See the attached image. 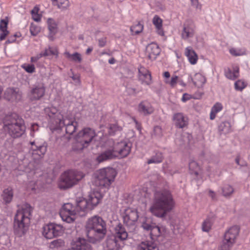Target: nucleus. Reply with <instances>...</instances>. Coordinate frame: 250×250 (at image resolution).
<instances>
[{"instance_id":"2","label":"nucleus","mask_w":250,"mask_h":250,"mask_svg":"<svg viewBox=\"0 0 250 250\" xmlns=\"http://www.w3.org/2000/svg\"><path fill=\"white\" fill-rule=\"evenodd\" d=\"M108 144L110 145L109 147L96 158V160L99 163L113 159L116 157H126L130 152L131 144L130 143L121 141L115 143L112 140H109Z\"/></svg>"},{"instance_id":"27","label":"nucleus","mask_w":250,"mask_h":250,"mask_svg":"<svg viewBox=\"0 0 250 250\" xmlns=\"http://www.w3.org/2000/svg\"><path fill=\"white\" fill-rule=\"evenodd\" d=\"M185 55L188 57L189 62L194 64L196 63L198 57L191 47L188 46L185 49Z\"/></svg>"},{"instance_id":"19","label":"nucleus","mask_w":250,"mask_h":250,"mask_svg":"<svg viewBox=\"0 0 250 250\" xmlns=\"http://www.w3.org/2000/svg\"><path fill=\"white\" fill-rule=\"evenodd\" d=\"M120 244L116 237H108L104 244V250H119Z\"/></svg>"},{"instance_id":"6","label":"nucleus","mask_w":250,"mask_h":250,"mask_svg":"<svg viewBox=\"0 0 250 250\" xmlns=\"http://www.w3.org/2000/svg\"><path fill=\"white\" fill-rule=\"evenodd\" d=\"M117 172L112 167L101 169L95 173V185L100 187H108L114 181Z\"/></svg>"},{"instance_id":"30","label":"nucleus","mask_w":250,"mask_h":250,"mask_svg":"<svg viewBox=\"0 0 250 250\" xmlns=\"http://www.w3.org/2000/svg\"><path fill=\"white\" fill-rule=\"evenodd\" d=\"M163 228H161L155 225L150 231L151 238L154 240L158 237L161 236L163 234Z\"/></svg>"},{"instance_id":"60","label":"nucleus","mask_w":250,"mask_h":250,"mask_svg":"<svg viewBox=\"0 0 250 250\" xmlns=\"http://www.w3.org/2000/svg\"><path fill=\"white\" fill-rule=\"evenodd\" d=\"M209 196L213 199L214 200L216 199V194L215 193L212 191V190H209L208 191Z\"/></svg>"},{"instance_id":"32","label":"nucleus","mask_w":250,"mask_h":250,"mask_svg":"<svg viewBox=\"0 0 250 250\" xmlns=\"http://www.w3.org/2000/svg\"><path fill=\"white\" fill-rule=\"evenodd\" d=\"M218 130L220 134H226L231 131V125L228 122H223L221 123L219 126Z\"/></svg>"},{"instance_id":"35","label":"nucleus","mask_w":250,"mask_h":250,"mask_svg":"<svg viewBox=\"0 0 250 250\" xmlns=\"http://www.w3.org/2000/svg\"><path fill=\"white\" fill-rule=\"evenodd\" d=\"M163 157L162 154L160 152H157L156 153V155L153 157H152L150 159H149L147 161V164H157L161 163L163 161Z\"/></svg>"},{"instance_id":"25","label":"nucleus","mask_w":250,"mask_h":250,"mask_svg":"<svg viewBox=\"0 0 250 250\" xmlns=\"http://www.w3.org/2000/svg\"><path fill=\"white\" fill-rule=\"evenodd\" d=\"M188 79L197 87L202 86L206 81L205 77L200 73L195 74L193 78L189 76Z\"/></svg>"},{"instance_id":"24","label":"nucleus","mask_w":250,"mask_h":250,"mask_svg":"<svg viewBox=\"0 0 250 250\" xmlns=\"http://www.w3.org/2000/svg\"><path fill=\"white\" fill-rule=\"evenodd\" d=\"M8 23V20L7 18L4 19H1L0 21V41L5 40L6 37L9 34V31L7 30V25Z\"/></svg>"},{"instance_id":"31","label":"nucleus","mask_w":250,"mask_h":250,"mask_svg":"<svg viewBox=\"0 0 250 250\" xmlns=\"http://www.w3.org/2000/svg\"><path fill=\"white\" fill-rule=\"evenodd\" d=\"M52 4L62 10L67 9L70 3L68 0H51Z\"/></svg>"},{"instance_id":"21","label":"nucleus","mask_w":250,"mask_h":250,"mask_svg":"<svg viewBox=\"0 0 250 250\" xmlns=\"http://www.w3.org/2000/svg\"><path fill=\"white\" fill-rule=\"evenodd\" d=\"M239 232V228L237 226L230 228L224 234V238L233 243H235V239Z\"/></svg>"},{"instance_id":"50","label":"nucleus","mask_w":250,"mask_h":250,"mask_svg":"<svg viewBox=\"0 0 250 250\" xmlns=\"http://www.w3.org/2000/svg\"><path fill=\"white\" fill-rule=\"evenodd\" d=\"M72 80L74 81L75 84L76 85H79L81 83L80 81V76L79 74H73L72 76L71 77Z\"/></svg>"},{"instance_id":"4","label":"nucleus","mask_w":250,"mask_h":250,"mask_svg":"<svg viewBox=\"0 0 250 250\" xmlns=\"http://www.w3.org/2000/svg\"><path fill=\"white\" fill-rule=\"evenodd\" d=\"M3 128L13 138H18L25 131L23 120L17 114L6 116L3 120Z\"/></svg>"},{"instance_id":"61","label":"nucleus","mask_w":250,"mask_h":250,"mask_svg":"<svg viewBox=\"0 0 250 250\" xmlns=\"http://www.w3.org/2000/svg\"><path fill=\"white\" fill-rule=\"evenodd\" d=\"M189 99V95L188 94L185 93L183 94L182 98V101L183 102H185L186 101H187V100H188Z\"/></svg>"},{"instance_id":"17","label":"nucleus","mask_w":250,"mask_h":250,"mask_svg":"<svg viewBox=\"0 0 250 250\" xmlns=\"http://www.w3.org/2000/svg\"><path fill=\"white\" fill-rule=\"evenodd\" d=\"M161 52L157 44L151 43L148 44L146 48V55L150 60H154Z\"/></svg>"},{"instance_id":"52","label":"nucleus","mask_w":250,"mask_h":250,"mask_svg":"<svg viewBox=\"0 0 250 250\" xmlns=\"http://www.w3.org/2000/svg\"><path fill=\"white\" fill-rule=\"evenodd\" d=\"M222 106L221 104H220L219 103H216L212 107L211 110L213 111H214L216 113H217V112H219L220 111H221L222 110Z\"/></svg>"},{"instance_id":"23","label":"nucleus","mask_w":250,"mask_h":250,"mask_svg":"<svg viewBox=\"0 0 250 250\" xmlns=\"http://www.w3.org/2000/svg\"><path fill=\"white\" fill-rule=\"evenodd\" d=\"M47 24L49 31L48 37L50 41H52L54 39V36L58 31L57 24L55 21L51 18H49L47 20Z\"/></svg>"},{"instance_id":"57","label":"nucleus","mask_w":250,"mask_h":250,"mask_svg":"<svg viewBox=\"0 0 250 250\" xmlns=\"http://www.w3.org/2000/svg\"><path fill=\"white\" fill-rule=\"evenodd\" d=\"M51 52L50 50V48L49 49H46L43 52H41V54L42 55V56L45 57V56H50V53Z\"/></svg>"},{"instance_id":"8","label":"nucleus","mask_w":250,"mask_h":250,"mask_svg":"<svg viewBox=\"0 0 250 250\" xmlns=\"http://www.w3.org/2000/svg\"><path fill=\"white\" fill-rule=\"evenodd\" d=\"M95 136V131L89 127L84 128L79 132L75 137L76 145L78 146V148L76 149L82 150L87 147Z\"/></svg>"},{"instance_id":"45","label":"nucleus","mask_w":250,"mask_h":250,"mask_svg":"<svg viewBox=\"0 0 250 250\" xmlns=\"http://www.w3.org/2000/svg\"><path fill=\"white\" fill-rule=\"evenodd\" d=\"M235 88L237 90H242L246 86V84L244 81L238 80L235 83Z\"/></svg>"},{"instance_id":"38","label":"nucleus","mask_w":250,"mask_h":250,"mask_svg":"<svg viewBox=\"0 0 250 250\" xmlns=\"http://www.w3.org/2000/svg\"><path fill=\"white\" fill-rule=\"evenodd\" d=\"M212 224V222L210 218L206 219L202 223V230L205 232H208L209 230L211 229Z\"/></svg>"},{"instance_id":"42","label":"nucleus","mask_w":250,"mask_h":250,"mask_svg":"<svg viewBox=\"0 0 250 250\" xmlns=\"http://www.w3.org/2000/svg\"><path fill=\"white\" fill-rule=\"evenodd\" d=\"M162 129L159 126L154 127L151 136L152 138H159L162 136Z\"/></svg>"},{"instance_id":"62","label":"nucleus","mask_w":250,"mask_h":250,"mask_svg":"<svg viewBox=\"0 0 250 250\" xmlns=\"http://www.w3.org/2000/svg\"><path fill=\"white\" fill-rule=\"evenodd\" d=\"M127 92L130 94H136V90H135V88H131V87H128V88H127Z\"/></svg>"},{"instance_id":"3","label":"nucleus","mask_w":250,"mask_h":250,"mask_svg":"<svg viewBox=\"0 0 250 250\" xmlns=\"http://www.w3.org/2000/svg\"><path fill=\"white\" fill-rule=\"evenodd\" d=\"M32 210L31 206L28 204L24 205L21 209L17 210L14 222V231L17 236H21L27 230Z\"/></svg>"},{"instance_id":"10","label":"nucleus","mask_w":250,"mask_h":250,"mask_svg":"<svg viewBox=\"0 0 250 250\" xmlns=\"http://www.w3.org/2000/svg\"><path fill=\"white\" fill-rule=\"evenodd\" d=\"M138 214L135 208H128L125 209L123 216L124 223L128 228L129 232H134L136 230V223L138 219Z\"/></svg>"},{"instance_id":"15","label":"nucleus","mask_w":250,"mask_h":250,"mask_svg":"<svg viewBox=\"0 0 250 250\" xmlns=\"http://www.w3.org/2000/svg\"><path fill=\"white\" fill-rule=\"evenodd\" d=\"M195 33V25L191 21H187L183 24L181 37L183 40L192 38Z\"/></svg>"},{"instance_id":"56","label":"nucleus","mask_w":250,"mask_h":250,"mask_svg":"<svg viewBox=\"0 0 250 250\" xmlns=\"http://www.w3.org/2000/svg\"><path fill=\"white\" fill-rule=\"evenodd\" d=\"M17 37V35L16 34H14L13 36L10 37L6 41V43H10L14 42L16 41V38Z\"/></svg>"},{"instance_id":"16","label":"nucleus","mask_w":250,"mask_h":250,"mask_svg":"<svg viewBox=\"0 0 250 250\" xmlns=\"http://www.w3.org/2000/svg\"><path fill=\"white\" fill-rule=\"evenodd\" d=\"M4 97L8 101L18 102L21 100L22 94L18 88H9L4 93Z\"/></svg>"},{"instance_id":"29","label":"nucleus","mask_w":250,"mask_h":250,"mask_svg":"<svg viewBox=\"0 0 250 250\" xmlns=\"http://www.w3.org/2000/svg\"><path fill=\"white\" fill-rule=\"evenodd\" d=\"M156 245L151 242L146 241L142 242L138 246L136 250H155Z\"/></svg>"},{"instance_id":"43","label":"nucleus","mask_w":250,"mask_h":250,"mask_svg":"<svg viewBox=\"0 0 250 250\" xmlns=\"http://www.w3.org/2000/svg\"><path fill=\"white\" fill-rule=\"evenodd\" d=\"M154 225L155 224L152 223L150 220L146 219L142 222V227L144 229L147 231H150Z\"/></svg>"},{"instance_id":"39","label":"nucleus","mask_w":250,"mask_h":250,"mask_svg":"<svg viewBox=\"0 0 250 250\" xmlns=\"http://www.w3.org/2000/svg\"><path fill=\"white\" fill-rule=\"evenodd\" d=\"M233 188L229 185H226L222 188L223 195L225 197H229L233 192Z\"/></svg>"},{"instance_id":"41","label":"nucleus","mask_w":250,"mask_h":250,"mask_svg":"<svg viewBox=\"0 0 250 250\" xmlns=\"http://www.w3.org/2000/svg\"><path fill=\"white\" fill-rule=\"evenodd\" d=\"M143 29V25L140 23H138L135 25L130 27V31L132 34H138L141 33Z\"/></svg>"},{"instance_id":"5","label":"nucleus","mask_w":250,"mask_h":250,"mask_svg":"<svg viewBox=\"0 0 250 250\" xmlns=\"http://www.w3.org/2000/svg\"><path fill=\"white\" fill-rule=\"evenodd\" d=\"M84 177L81 171L69 170L64 172L61 176L58 184L61 189L65 190L76 185Z\"/></svg>"},{"instance_id":"63","label":"nucleus","mask_w":250,"mask_h":250,"mask_svg":"<svg viewBox=\"0 0 250 250\" xmlns=\"http://www.w3.org/2000/svg\"><path fill=\"white\" fill-rule=\"evenodd\" d=\"M50 50L51 51V52L50 53V56L58 55V51L56 49H53V48H50Z\"/></svg>"},{"instance_id":"13","label":"nucleus","mask_w":250,"mask_h":250,"mask_svg":"<svg viewBox=\"0 0 250 250\" xmlns=\"http://www.w3.org/2000/svg\"><path fill=\"white\" fill-rule=\"evenodd\" d=\"M45 88L42 83H38L34 85L31 89L29 95L31 101H37L41 99L44 95Z\"/></svg>"},{"instance_id":"47","label":"nucleus","mask_w":250,"mask_h":250,"mask_svg":"<svg viewBox=\"0 0 250 250\" xmlns=\"http://www.w3.org/2000/svg\"><path fill=\"white\" fill-rule=\"evenodd\" d=\"M22 67L27 72L32 73L35 72V68L33 64H24Z\"/></svg>"},{"instance_id":"58","label":"nucleus","mask_w":250,"mask_h":250,"mask_svg":"<svg viewBox=\"0 0 250 250\" xmlns=\"http://www.w3.org/2000/svg\"><path fill=\"white\" fill-rule=\"evenodd\" d=\"M32 15L33 19L35 21L39 22L41 21V16L39 14H33Z\"/></svg>"},{"instance_id":"1","label":"nucleus","mask_w":250,"mask_h":250,"mask_svg":"<svg viewBox=\"0 0 250 250\" xmlns=\"http://www.w3.org/2000/svg\"><path fill=\"white\" fill-rule=\"evenodd\" d=\"M174 206L175 202L171 192L164 189L154 192L149 210L154 215L163 218L173 209Z\"/></svg>"},{"instance_id":"53","label":"nucleus","mask_w":250,"mask_h":250,"mask_svg":"<svg viewBox=\"0 0 250 250\" xmlns=\"http://www.w3.org/2000/svg\"><path fill=\"white\" fill-rule=\"evenodd\" d=\"M138 71H139V79H143V78H142V76L143 75V74H145L146 73H147L148 70L147 69H146L145 67L141 66L138 69Z\"/></svg>"},{"instance_id":"44","label":"nucleus","mask_w":250,"mask_h":250,"mask_svg":"<svg viewBox=\"0 0 250 250\" xmlns=\"http://www.w3.org/2000/svg\"><path fill=\"white\" fill-rule=\"evenodd\" d=\"M230 53L234 56H238L245 54V51L244 49H236L235 48H231L229 50Z\"/></svg>"},{"instance_id":"33","label":"nucleus","mask_w":250,"mask_h":250,"mask_svg":"<svg viewBox=\"0 0 250 250\" xmlns=\"http://www.w3.org/2000/svg\"><path fill=\"white\" fill-rule=\"evenodd\" d=\"M64 55L67 59L73 62L80 63L82 61L81 55L78 52H75L73 54H71L68 52H65L64 53Z\"/></svg>"},{"instance_id":"54","label":"nucleus","mask_w":250,"mask_h":250,"mask_svg":"<svg viewBox=\"0 0 250 250\" xmlns=\"http://www.w3.org/2000/svg\"><path fill=\"white\" fill-rule=\"evenodd\" d=\"M106 43V38L105 37L102 38L98 40V44L100 47H104Z\"/></svg>"},{"instance_id":"37","label":"nucleus","mask_w":250,"mask_h":250,"mask_svg":"<svg viewBox=\"0 0 250 250\" xmlns=\"http://www.w3.org/2000/svg\"><path fill=\"white\" fill-rule=\"evenodd\" d=\"M235 243L224 239L220 247V250H230Z\"/></svg>"},{"instance_id":"46","label":"nucleus","mask_w":250,"mask_h":250,"mask_svg":"<svg viewBox=\"0 0 250 250\" xmlns=\"http://www.w3.org/2000/svg\"><path fill=\"white\" fill-rule=\"evenodd\" d=\"M41 29L40 27L32 24L30 26V31L31 34L33 36H36L40 32Z\"/></svg>"},{"instance_id":"22","label":"nucleus","mask_w":250,"mask_h":250,"mask_svg":"<svg viewBox=\"0 0 250 250\" xmlns=\"http://www.w3.org/2000/svg\"><path fill=\"white\" fill-rule=\"evenodd\" d=\"M115 234L113 236L116 237V239L121 241L125 240L128 237V233L125 228L121 223H119L115 228Z\"/></svg>"},{"instance_id":"11","label":"nucleus","mask_w":250,"mask_h":250,"mask_svg":"<svg viewBox=\"0 0 250 250\" xmlns=\"http://www.w3.org/2000/svg\"><path fill=\"white\" fill-rule=\"evenodd\" d=\"M57 122L59 124L56 125L55 129L62 128L65 126L66 133L69 135L73 134L77 129L78 123L72 119L66 117L64 118L62 115H59Z\"/></svg>"},{"instance_id":"12","label":"nucleus","mask_w":250,"mask_h":250,"mask_svg":"<svg viewBox=\"0 0 250 250\" xmlns=\"http://www.w3.org/2000/svg\"><path fill=\"white\" fill-rule=\"evenodd\" d=\"M62 227L59 225L49 224L43 228L42 234L47 239H52L62 234Z\"/></svg>"},{"instance_id":"55","label":"nucleus","mask_w":250,"mask_h":250,"mask_svg":"<svg viewBox=\"0 0 250 250\" xmlns=\"http://www.w3.org/2000/svg\"><path fill=\"white\" fill-rule=\"evenodd\" d=\"M178 77L177 76H173L171 78V80L169 82V84L172 87H173L177 83Z\"/></svg>"},{"instance_id":"49","label":"nucleus","mask_w":250,"mask_h":250,"mask_svg":"<svg viewBox=\"0 0 250 250\" xmlns=\"http://www.w3.org/2000/svg\"><path fill=\"white\" fill-rule=\"evenodd\" d=\"M64 242L61 239H57L51 242V245L55 247H60L63 245Z\"/></svg>"},{"instance_id":"28","label":"nucleus","mask_w":250,"mask_h":250,"mask_svg":"<svg viewBox=\"0 0 250 250\" xmlns=\"http://www.w3.org/2000/svg\"><path fill=\"white\" fill-rule=\"evenodd\" d=\"M152 22L153 24L155 25L158 34L161 36L164 35V32L162 29V20L160 18L157 16L155 15L153 19Z\"/></svg>"},{"instance_id":"20","label":"nucleus","mask_w":250,"mask_h":250,"mask_svg":"<svg viewBox=\"0 0 250 250\" xmlns=\"http://www.w3.org/2000/svg\"><path fill=\"white\" fill-rule=\"evenodd\" d=\"M138 111L144 115H148L153 112L154 108L150 103L147 101H144L139 104Z\"/></svg>"},{"instance_id":"59","label":"nucleus","mask_w":250,"mask_h":250,"mask_svg":"<svg viewBox=\"0 0 250 250\" xmlns=\"http://www.w3.org/2000/svg\"><path fill=\"white\" fill-rule=\"evenodd\" d=\"M41 57H42L41 54H39L35 57H33L31 58V60L32 62H36L39 59H40Z\"/></svg>"},{"instance_id":"9","label":"nucleus","mask_w":250,"mask_h":250,"mask_svg":"<svg viewBox=\"0 0 250 250\" xmlns=\"http://www.w3.org/2000/svg\"><path fill=\"white\" fill-rule=\"evenodd\" d=\"M76 214H79L81 216L84 215L82 210L77 208V204L76 207L73 206L70 203L64 204L60 211V215L62 219L68 223L74 221Z\"/></svg>"},{"instance_id":"26","label":"nucleus","mask_w":250,"mask_h":250,"mask_svg":"<svg viewBox=\"0 0 250 250\" xmlns=\"http://www.w3.org/2000/svg\"><path fill=\"white\" fill-rule=\"evenodd\" d=\"M13 196V190L11 187L4 189L1 194L2 200L5 204H9L12 201Z\"/></svg>"},{"instance_id":"7","label":"nucleus","mask_w":250,"mask_h":250,"mask_svg":"<svg viewBox=\"0 0 250 250\" xmlns=\"http://www.w3.org/2000/svg\"><path fill=\"white\" fill-rule=\"evenodd\" d=\"M102 196L96 191L89 193L87 199H82L77 201V208L82 210L84 214L88 210H92L100 203Z\"/></svg>"},{"instance_id":"34","label":"nucleus","mask_w":250,"mask_h":250,"mask_svg":"<svg viewBox=\"0 0 250 250\" xmlns=\"http://www.w3.org/2000/svg\"><path fill=\"white\" fill-rule=\"evenodd\" d=\"M226 76L231 80L236 79L239 76V68L237 67L234 68L233 71L229 69L225 73Z\"/></svg>"},{"instance_id":"48","label":"nucleus","mask_w":250,"mask_h":250,"mask_svg":"<svg viewBox=\"0 0 250 250\" xmlns=\"http://www.w3.org/2000/svg\"><path fill=\"white\" fill-rule=\"evenodd\" d=\"M142 78L143 79H141L143 81H144L146 84H148L151 80V75L148 71L147 73L143 74Z\"/></svg>"},{"instance_id":"18","label":"nucleus","mask_w":250,"mask_h":250,"mask_svg":"<svg viewBox=\"0 0 250 250\" xmlns=\"http://www.w3.org/2000/svg\"><path fill=\"white\" fill-rule=\"evenodd\" d=\"M173 120L176 127L183 128L188 124V118L182 113H177L173 115Z\"/></svg>"},{"instance_id":"51","label":"nucleus","mask_w":250,"mask_h":250,"mask_svg":"<svg viewBox=\"0 0 250 250\" xmlns=\"http://www.w3.org/2000/svg\"><path fill=\"white\" fill-rule=\"evenodd\" d=\"M39 148L37 151H38L39 155H43L46 151V146L44 145H39Z\"/></svg>"},{"instance_id":"14","label":"nucleus","mask_w":250,"mask_h":250,"mask_svg":"<svg viewBox=\"0 0 250 250\" xmlns=\"http://www.w3.org/2000/svg\"><path fill=\"white\" fill-rule=\"evenodd\" d=\"M44 112L49 117V123L51 125L52 127L55 129L56 125L59 124L58 122H57L58 119H59V115H62L58 111L56 107L53 106L45 108Z\"/></svg>"},{"instance_id":"36","label":"nucleus","mask_w":250,"mask_h":250,"mask_svg":"<svg viewBox=\"0 0 250 250\" xmlns=\"http://www.w3.org/2000/svg\"><path fill=\"white\" fill-rule=\"evenodd\" d=\"M189 169L190 171L191 174H194L195 175H197L198 174V170L199 167L198 164L194 161L192 160L189 162L188 164Z\"/></svg>"},{"instance_id":"64","label":"nucleus","mask_w":250,"mask_h":250,"mask_svg":"<svg viewBox=\"0 0 250 250\" xmlns=\"http://www.w3.org/2000/svg\"><path fill=\"white\" fill-rule=\"evenodd\" d=\"M39 11V9L38 7L35 6L34 7V8L31 11V14L32 15H33V14H38V12Z\"/></svg>"},{"instance_id":"40","label":"nucleus","mask_w":250,"mask_h":250,"mask_svg":"<svg viewBox=\"0 0 250 250\" xmlns=\"http://www.w3.org/2000/svg\"><path fill=\"white\" fill-rule=\"evenodd\" d=\"M122 130V128L117 125L112 124L110 125L108 133L110 135H114L117 132H120Z\"/></svg>"}]
</instances>
